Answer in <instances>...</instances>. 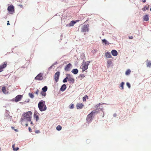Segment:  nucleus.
<instances>
[{"label": "nucleus", "instance_id": "obj_1", "mask_svg": "<svg viewBox=\"0 0 151 151\" xmlns=\"http://www.w3.org/2000/svg\"><path fill=\"white\" fill-rule=\"evenodd\" d=\"M32 113L30 111H29L26 113L23 114L21 118L22 120L26 121L27 122L30 121L31 120Z\"/></svg>", "mask_w": 151, "mask_h": 151}, {"label": "nucleus", "instance_id": "obj_2", "mask_svg": "<svg viewBox=\"0 0 151 151\" xmlns=\"http://www.w3.org/2000/svg\"><path fill=\"white\" fill-rule=\"evenodd\" d=\"M38 106L39 110L41 111H45L47 109L45 101L43 100H41L39 102Z\"/></svg>", "mask_w": 151, "mask_h": 151}, {"label": "nucleus", "instance_id": "obj_3", "mask_svg": "<svg viewBox=\"0 0 151 151\" xmlns=\"http://www.w3.org/2000/svg\"><path fill=\"white\" fill-rule=\"evenodd\" d=\"M96 113V111H92L90 114H88L86 118V120L88 122H90L92 118L94 117V116Z\"/></svg>", "mask_w": 151, "mask_h": 151}, {"label": "nucleus", "instance_id": "obj_4", "mask_svg": "<svg viewBox=\"0 0 151 151\" xmlns=\"http://www.w3.org/2000/svg\"><path fill=\"white\" fill-rule=\"evenodd\" d=\"M7 10L10 14H12L14 12V6L13 5H10L8 7Z\"/></svg>", "mask_w": 151, "mask_h": 151}, {"label": "nucleus", "instance_id": "obj_5", "mask_svg": "<svg viewBox=\"0 0 151 151\" xmlns=\"http://www.w3.org/2000/svg\"><path fill=\"white\" fill-rule=\"evenodd\" d=\"M89 63L90 61H88V63L85 62V63L83 64L82 67V72H84L85 70L87 69Z\"/></svg>", "mask_w": 151, "mask_h": 151}, {"label": "nucleus", "instance_id": "obj_6", "mask_svg": "<svg viewBox=\"0 0 151 151\" xmlns=\"http://www.w3.org/2000/svg\"><path fill=\"white\" fill-rule=\"evenodd\" d=\"M7 62H5L3 64L1 65H0V72H2L3 71L4 69L6 68L7 66Z\"/></svg>", "mask_w": 151, "mask_h": 151}, {"label": "nucleus", "instance_id": "obj_7", "mask_svg": "<svg viewBox=\"0 0 151 151\" xmlns=\"http://www.w3.org/2000/svg\"><path fill=\"white\" fill-rule=\"evenodd\" d=\"M43 78L42 74L41 73H40L35 78V79L36 80L40 81L42 80Z\"/></svg>", "mask_w": 151, "mask_h": 151}, {"label": "nucleus", "instance_id": "obj_8", "mask_svg": "<svg viewBox=\"0 0 151 151\" xmlns=\"http://www.w3.org/2000/svg\"><path fill=\"white\" fill-rule=\"evenodd\" d=\"M88 26L87 25H83L81 28V31L82 32H85L86 31H88Z\"/></svg>", "mask_w": 151, "mask_h": 151}, {"label": "nucleus", "instance_id": "obj_9", "mask_svg": "<svg viewBox=\"0 0 151 151\" xmlns=\"http://www.w3.org/2000/svg\"><path fill=\"white\" fill-rule=\"evenodd\" d=\"M60 75V73L58 71L55 74V79L56 82H57L58 81Z\"/></svg>", "mask_w": 151, "mask_h": 151}, {"label": "nucleus", "instance_id": "obj_10", "mask_svg": "<svg viewBox=\"0 0 151 151\" xmlns=\"http://www.w3.org/2000/svg\"><path fill=\"white\" fill-rule=\"evenodd\" d=\"M22 97V96L20 95H19L16 97L14 99V101L17 102L21 100Z\"/></svg>", "mask_w": 151, "mask_h": 151}, {"label": "nucleus", "instance_id": "obj_11", "mask_svg": "<svg viewBox=\"0 0 151 151\" xmlns=\"http://www.w3.org/2000/svg\"><path fill=\"white\" fill-rule=\"evenodd\" d=\"M68 80L71 82L72 83H73L75 81L74 79L71 76L70 74L68 75Z\"/></svg>", "mask_w": 151, "mask_h": 151}, {"label": "nucleus", "instance_id": "obj_12", "mask_svg": "<svg viewBox=\"0 0 151 151\" xmlns=\"http://www.w3.org/2000/svg\"><path fill=\"white\" fill-rule=\"evenodd\" d=\"M84 106V105L82 103H78L77 104L76 106L77 109H82Z\"/></svg>", "mask_w": 151, "mask_h": 151}, {"label": "nucleus", "instance_id": "obj_13", "mask_svg": "<svg viewBox=\"0 0 151 151\" xmlns=\"http://www.w3.org/2000/svg\"><path fill=\"white\" fill-rule=\"evenodd\" d=\"M72 66L71 64L69 63L65 67V70L66 71H68L70 70V67Z\"/></svg>", "mask_w": 151, "mask_h": 151}, {"label": "nucleus", "instance_id": "obj_14", "mask_svg": "<svg viewBox=\"0 0 151 151\" xmlns=\"http://www.w3.org/2000/svg\"><path fill=\"white\" fill-rule=\"evenodd\" d=\"M76 23V22L75 21H72L68 24H67L66 26L69 27L73 26Z\"/></svg>", "mask_w": 151, "mask_h": 151}, {"label": "nucleus", "instance_id": "obj_15", "mask_svg": "<svg viewBox=\"0 0 151 151\" xmlns=\"http://www.w3.org/2000/svg\"><path fill=\"white\" fill-rule=\"evenodd\" d=\"M111 54L114 56H115L117 55L118 52L117 51L115 50H113L111 52Z\"/></svg>", "mask_w": 151, "mask_h": 151}, {"label": "nucleus", "instance_id": "obj_16", "mask_svg": "<svg viewBox=\"0 0 151 151\" xmlns=\"http://www.w3.org/2000/svg\"><path fill=\"white\" fill-rule=\"evenodd\" d=\"M105 56L107 58H111V56L110 53L109 52L105 53Z\"/></svg>", "mask_w": 151, "mask_h": 151}, {"label": "nucleus", "instance_id": "obj_17", "mask_svg": "<svg viewBox=\"0 0 151 151\" xmlns=\"http://www.w3.org/2000/svg\"><path fill=\"white\" fill-rule=\"evenodd\" d=\"M66 86L65 84H63L61 86L60 89L62 91H64L66 89Z\"/></svg>", "mask_w": 151, "mask_h": 151}, {"label": "nucleus", "instance_id": "obj_18", "mask_svg": "<svg viewBox=\"0 0 151 151\" xmlns=\"http://www.w3.org/2000/svg\"><path fill=\"white\" fill-rule=\"evenodd\" d=\"M143 19L145 21H148L149 20V16L147 15H145L144 16Z\"/></svg>", "mask_w": 151, "mask_h": 151}, {"label": "nucleus", "instance_id": "obj_19", "mask_svg": "<svg viewBox=\"0 0 151 151\" xmlns=\"http://www.w3.org/2000/svg\"><path fill=\"white\" fill-rule=\"evenodd\" d=\"M71 72L75 74H77L78 73V70L77 69H73L71 71Z\"/></svg>", "mask_w": 151, "mask_h": 151}, {"label": "nucleus", "instance_id": "obj_20", "mask_svg": "<svg viewBox=\"0 0 151 151\" xmlns=\"http://www.w3.org/2000/svg\"><path fill=\"white\" fill-rule=\"evenodd\" d=\"M149 5H148V6H145L142 9V10L143 11H145L146 10H148L149 9Z\"/></svg>", "mask_w": 151, "mask_h": 151}, {"label": "nucleus", "instance_id": "obj_21", "mask_svg": "<svg viewBox=\"0 0 151 151\" xmlns=\"http://www.w3.org/2000/svg\"><path fill=\"white\" fill-rule=\"evenodd\" d=\"M107 67L108 68H109L110 66V65H111L112 63V61L111 60H108V61L107 62Z\"/></svg>", "mask_w": 151, "mask_h": 151}, {"label": "nucleus", "instance_id": "obj_22", "mask_svg": "<svg viewBox=\"0 0 151 151\" xmlns=\"http://www.w3.org/2000/svg\"><path fill=\"white\" fill-rule=\"evenodd\" d=\"M131 70L129 69H128L125 72V74L126 75H129L131 73Z\"/></svg>", "mask_w": 151, "mask_h": 151}, {"label": "nucleus", "instance_id": "obj_23", "mask_svg": "<svg viewBox=\"0 0 151 151\" xmlns=\"http://www.w3.org/2000/svg\"><path fill=\"white\" fill-rule=\"evenodd\" d=\"M34 117L36 119V120L37 121L39 119V118L38 116L35 114V113L34 114Z\"/></svg>", "mask_w": 151, "mask_h": 151}, {"label": "nucleus", "instance_id": "obj_24", "mask_svg": "<svg viewBox=\"0 0 151 151\" xmlns=\"http://www.w3.org/2000/svg\"><path fill=\"white\" fill-rule=\"evenodd\" d=\"M124 82H122L121 84H120V86L122 88H121V89H124Z\"/></svg>", "mask_w": 151, "mask_h": 151}, {"label": "nucleus", "instance_id": "obj_25", "mask_svg": "<svg viewBox=\"0 0 151 151\" xmlns=\"http://www.w3.org/2000/svg\"><path fill=\"white\" fill-rule=\"evenodd\" d=\"M47 86H45L42 88V91L46 92L47 91Z\"/></svg>", "mask_w": 151, "mask_h": 151}, {"label": "nucleus", "instance_id": "obj_26", "mask_svg": "<svg viewBox=\"0 0 151 151\" xmlns=\"http://www.w3.org/2000/svg\"><path fill=\"white\" fill-rule=\"evenodd\" d=\"M61 129L62 127L60 125L56 127V129L58 131H60L61 130Z\"/></svg>", "mask_w": 151, "mask_h": 151}, {"label": "nucleus", "instance_id": "obj_27", "mask_svg": "<svg viewBox=\"0 0 151 151\" xmlns=\"http://www.w3.org/2000/svg\"><path fill=\"white\" fill-rule=\"evenodd\" d=\"M15 145L14 144L12 145V147H13V149L14 150L17 151L19 150V148L18 147H17L16 148L15 147V146H14Z\"/></svg>", "mask_w": 151, "mask_h": 151}, {"label": "nucleus", "instance_id": "obj_28", "mask_svg": "<svg viewBox=\"0 0 151 151\" xmlns=\"http://www.w3.org/2000/svg\"><path fill=\"white\" fill-rule=\"evenodd\" d=\"M40 94L42 96H45L46 95V93L45 92H44L43 91L41 92Z\"/></svg>", "mask_w": 151, "mask_h": 151}, {"label": "nucleus", "instance_id": "obj_29", "mask_svg": "<svg viewBox=\"0 0 151 151\" xmlns=\"http://www.w3.org/2000/svg\"><path fill=\"white\" fill-rule=\"evenodd\" d=\"M28 95L30 98L32 99L34 98V95L33 94L31 93H29Z\"/></svg>", "mask_w": 151, "mask_h": 151}, {"label": "nucleus", "instance_id": "obj_30", "mask_svg": "<svg viewBox=\"0 0 151 151\" xmlns=\"http://www.w3.org/2000/svg\"><path fill=\"white\" fill-rule=\"evenodd\" d=\"M147 67H151V61H149L147 64Z\"/></svg>", "mask_w": 151, "mask_h": 151}, {"label": "nucleus", "instance_id": "obj_31", "mask_svg": "<svg viewBox=\"0 0 151 151\" xmlns=\"http://www.w3.org/2000/svg\"><path fill=\"white\" fill-rule=\"evenodd\" d=\"M2 91L4 93H6V88L4 86L2 87Z\"/></svg>", "mask_w": 151, "mask_h": 151}, {"label": "nucleus", "instance_id": "obj_32", "mask_svg": "<svg viewBox=\"0 0 151 151\" xmlns=\"http://www.w3.org/2000/svg\"><path fill=\"white\" fill-rule=\"evenodd\" d=\"M86 98L88 99V96L87 95H85V96L83 97V101H86Z\"/></svg>", "mask_w": 151, "mask_h": 151}, {"label": "nucleus", "instance_id": "obj_33", "mask_svg": "<svg viewBox=\"0 0 151 151\" xmlns=\"http://www.w3.org/2000/svg\"><path fill=\"white\" fill-rule=\"evenodd\" d=\"M68 76L66 77L63 80V83H65L67 82V80H68Z\"/></svg>", "mask_w": 151, "mask_h": 151}, {"label": "nucleus", "instance_id": "obj_34", "mask_svg": "<svg viewBox=\"0 0 151 151\" xmlns=\"http://www.w3.org/2000/svg\"><path fill=\"white\" fill-rule=\"evenodd\" d=\"M74 105L73 104H71L69 106V108L70 109H73L74 108Z\"/></svg>", "mask_w": 151, "mask_h": 151}, {"label": "nucleus", "instance_id": "obj_35", "mask_svg": "<svg viewBox=\"0 0 151 151\" xmlns=\"http://www.w3.org/2000/svg\"><path fill=\"white\" fill-rule=\"evenodd\" d=\"M127 86L129 88H130L131 87L130 85L128 82H127L126 83Z\"/></svg>", "mask_w": 151, "mask_h": 151}, {"label": "nucleus", "instance_id": "obj_36", "mask_svg": "<svg viewBox=\"0 0 151 151\" xmlns=\"http://www.w3.org/2000/svg\"><path fill=\"white\" fill-rule=\"evenodd\" d=\"M103 42L105 43L106 44L107 43V41L105 39H103L102 40Z\"/></svg>", "mask_w": 151, "mask_h": 151}, {"label": "nucleus", "instance_id": "obj_37", "mask_svg": "<svg viewBox=\"0 0 151 151\" xmlns=\"http://www.w3.org/2000/svg\"><path fill=\"white\" fill-rule=\"evenodd\" d=\"M80 76L82 78H83L85 77V76L84 74H81L80 75Z\"/></svg>", "mask_w": 151, "mask_h": 151}, {"label": "nucleus", "instance_id": "obj_38", "mask_svg": "<svg viewBox=\"0 0 151 151\" xmlns=\"http://www.w3.org/2000/svg\"><path fill=\"white\" fill-rule=\"evenodd\" d=\"M39 92V90H38V89L37 90V91H36V92H35V93L37 95H38V93Z\"/></svg>", "mask_w": 151, "mask_h": 151}, {"label": "nucleus", "instance_id": "obj_39", "mask_svg": "<svg viewBox=\"0 0 151 151\" xmlns=\"http://www.w3.org/2000/svg\"><path fill=\"white\" fill-rule=\"evenodd\" d=\"M133 38V37L132 36H131L129 37V39H132Z\"/></svg>", "mask_w": 151, "mask_h": 151}, {"label": "nucleus", "instance_id": "obj_40", "mask_svg": "<svg viewBox=\"0 0 151 151\" xmlns=\"http://www.w3.org/2000/svg\"><path fill=\"white\" fill-rule=\"evenodd\" d=\"M29 132H31L32 131V129L30 128V127L29 128Z\"/></svg>", "mask_w": 151, "mask_h": 151}, {"label": "nucleus", "instance_id": "obj_41", "mask_svg": "<svg viewBox=\"0 0 151 151\" xmlns=\"http://www.w3.org/2000/svg\"><path fill=\"white\" fill-rule=\"evenodd\" d=\"M39 132H40V131L39 130H37V131H36V132H35V133H38Z\"/></svg>", "mask_w": 151, "mask_h": 151}, {"label": "nucleus", "instance_id": "obj_42", "mask_svg": "<svg viewBox=\"0 0 151 151\" xmlns=\"http://www.w3.org/2000/svg\"><path fill=\"white\" fill-rule=\"evenodd\" d=\"M142 1L143 3H145L146 2V0H142Z\"/></svg>", "mask_w": 151, "mask_h": 151}, {"label": "nucleus", "instance_id": "obj_43", "mask_svg": "<svg viewBox=\"0 0 151 151\" xmlns=\"http://www.w3.org/2000/svg\"><path fill=\"white\" fill-rule=\"evenodd\" d=\"M19 6H20V7H21V8L23 7V6H22V5H19Z\"/></svg>", "mask_w": 151, "mask_h": 151}, {"label": "nucleus", "instance_id": "obj_44", "mask_svg": "<svg viewBox=\"0 0 151 151\" xmlns=\"http://www.w3.org/2000/svg\"><path fill=\"white\" fill-rule=\"evenodd\" d=\"M9 24H9V21H7V25H8Z\"/></svg>", "mask_w": 151, "mask_h": 151}, {"label": "nucleus", "instance_id": "obj_45", "mask_svg": "<svg viewBox=\"0 0 151 151\" xmlns=\"http://www.w3.org/2000/svg\"><path fill=\"white\" fill-rule=\"evenodd\" d=\"M79 21V20H76L75 22H76V23L77 22H78Z\"/></svg>", "mask_w": 151, "mask_h": 151}, {"label": "nucleus", "instance_id": "obj_46", "mask_svg": "<svg viewBox=\"0 0 151 151\" xmlns=\"http://www.w3.org/2000/svg\"><path fill=\"white\" fill-rule=\"evenodd\" d=\"M116 116V114H114V116Z\"/></svg>", "mask_w": 151, "mask_h": 151}, {"label": "nucleus", "instance_id": "obj_47", "mask_svg": "<svg viewBox=\"0 0 151 151\" xmlns=\"http://www.w3.org/2000/svg\"><path fill=\"white\" fill-rule=\"evenodd\" d=\"M28 124H26V126L27 127V126H28Z\"/></svg>", "mask_w": 151, "mask_h": 151}, {"label": "nucleus", "instance_id": "obj_48", "mask_svg": "<svg viewBox=\"0 0 151 151\" xmlns=\"http://www.w3.org/2000/svg\"><path fill=\"white\" fill-rule=\"evenodd\" d=\"M12 129H14V128L13 127H12Z\"/></svg>", "mask_w": 151, "mask_h": 151}, {"label": "nucleus", "instance_id": "obj_49", "mask_svg": "<svg viewBox=\"0 0 151 151\" xmlns=\"http://www.w3.org/2000/svg\"><path fill=\"white\" fill-rule=\"evenodd\" d=\"M31 124H33V123H32V122H31Z\"/></svg>", "mask_w": 151, "mask_h": 151}, {"label": "nucleus", "instance_id": "obj_50", "mask_svg": "<svg viewBox=\"0 0 151 151\" xmlns=\"http://www.w3.org/2000/svg\"><path fill=\"white\" fill-rule=\"evenodd\" d=\"M14 130L16 131H17V129H14Z\"/></svg>", "mask_w": 151, "mask_h": 151}, {"label": "nucleus", "instance_id": "obj_51", "mask_svg": "<svg viewBox=\"0 0 151 151\" xmlns=\"http://www.w3.org/2000/svg\"><path fill=\"white\" fill-rule=\"evenodd\" d=\"M150 11H151V8L150 9Z\"/></svg>", "mask_w": 151, "mask_h": 151}, {"label": "nucleus", "instance_id": "obj_52", "mask_svg": "<svg viewBox=\"0 0 151 151\" xmlns=\"http://www.w3.org/2000/svg\"><path fill=\"white\" fill-rule=\"evenodd\" d=\"M101 104L100 103H99V105Z\"/></svg>", "mask_w": 151, "mask_h": 151}]
</instances>
